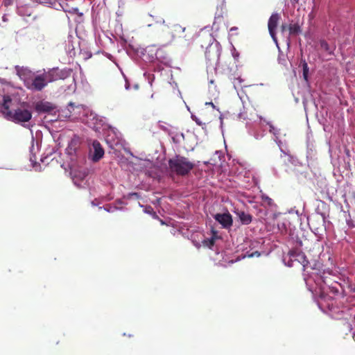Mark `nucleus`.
Returning <instances> with one entry per match:
<instances>
[{"mask_svg":"<svg viewBox=\"0 0 355 355\" xmlns=\"http://www.w3.org/2000/svg\"><path fill=\"white\" fill-rule=\"evenodd\" d=\"M237 216H239L240 220L243 225H248L252 220V216L251 214L246 213L243 211H240L237 212Z\"/></svg>","mask_w":355,"mask_h":355,"instance_id":"obj_14","label":"nucleus"},{"mask_svg":"<svg viewBox=\"0 0 355 355\" xmlns=\"http://www.w3.org/2000/svg\"><path fill=\"white\" fill-rule=\"evenodd\" d=\"M280 19V15L278 13H272V15L270 17L268 22V28L269 31V33L270 36L272 37V40L277 42V40L276 37V29L277 27V24L279 22V20Z\"/></svg>","mask_w":355,"mask_h":355,"instance_id":"obj_8","label":"nucleus"},{"mask_svg":"<svg viewBox=\"0 0 355 355\" xmlns=\"http://www.w3.org/2000/svg\"><path fill=\"white\" fill-rule=\"evenodd\" d=\"M206 104H207V103ZM208 104L210 105V106H212L213 107H215L212 102L208 103Z\"/></svg>","mask_w":355,"mask_h":355,"instance_id":"obj_24","label":"nucleus"},{"mask_svg":"<svg viewBox=\"0 0 355 355\" xmlns=\"http://www.w3.org/2000/svg\"><path fill=\"white\" fill-rule=\"evenodd\" d=\"M168 164L171 173L182 177L188 175L195 167L193 162L180 155H176L169 159Z\"/></svg>","mask_w":355,"mask_h":355,"instance_id":"obj_2","label":"nucleus"},{"mask_svg":"<svg viewBox=\"0 0 355 355\" xmlns=\"http://www.w3.org/2000/svg\"><path fill=\"white\" fill-rule=\"evenodd\" d=\"M288 254L291 261H297L302 266L304 271L309 268L313 269V267L310 266V263L307 260L306 255L301 250L298 249H293L288 252Z\"/></svg>","mask_w":355,"mask_h":355,"instance_id":"obj_5","label":"nucleus"},{"mask_svg":"<svg viewBox=\"0 0 355 355\" xmlns=\"http://www.w3.org/2000/svg\"><path fill=\"white\" fill-rule=\"evenodd\" d=\"M15 0H4L3 3L5 6L8 7L13 3Z\"/></svg>","mask_w":355,"mask_h":355,"instance_id":"obj_21","label":"nucleus"},{"mask_svg":"<svg viewBox=\"0 0 355 355\" xmlns=\"http://www.w3.org/2000/svg\"><path fill=\"white\" fill-rule=\"evenodd\" d=\"M353 339L355 341V334H354V336H353Z\"/></svg>","mask_w":355,"mask_h":355,"instance_id":"obj_26","label":"nucleus"},{"mask_svg":"<svg viewBox=\"0 0 355 355\" xmlns=\"http://www.w3.org/2000/svg\"><path fill=\"white\" fill-rule=\"evenodd\" d=\"M12 99L10 96H3L0 101V110L3 112L5 117L16 123L28 122L32 118V112L28 107V104L24 103L17 107L10 110V105Z\"/></svg>","mask_w":355,"mask_h":355,"instance_id":"obj_1","label":"nucleus"},{"mask_svg":"<svg viewBox=\"0 0 355 355\" xmlns=\"http://www.w3.org/2000/svg\"><path fill=\"white\" fill-rule=\"evenodd\" d=\"M214 219L218 222L223 228H230L232 225V217L230 213L216 214Z\"/></svg>","mask_w":355,"mask_h":355,"instance_id":"obj_9","label":"nucleus"},{"mask_svg":"<svg viewBox=\"0 0 355 355\" xmlns=\"http://www.w3.org/2000/svg\"><path fill=\"white\" fill-rule=\"evenodd\" d=\"M92 148L94 150V154L92 155V160L94 162H98L104 155V150L102 148L101 144L97 140H94L92 143Z\"/></svg>","mask_w":355,"mask_h":355,"instance_id":"obj_11","label":"nucleus"},{"mask_svg":"<svg viewBox=\"0 0 355 355\" xmlns=\"http://www.w3.org/2000/svg\"><path fill=\"white\" fill-rule=\"evenodd\" d=\"M72 70L70 69H53L47 73L49 82H53L58 80H64L71 76Z\"/></svg>","mask_w":355,"mask_h":355,"instance_id":"obj_6","label":"nucleus"},{"mask_svg":"<svg viewBox=\"0 0 355 355\" xmlns=\"http://www.w3.org/2000/svg\"><path fill=\"white\" fill-rule=\"evenodd\" d=\"M288 31L290 35H297L302 32V29L299 24L294 23L288 25Z\"/></svg>","mask_w":355,"mask_h":355,"instance_id":"obj_15","label":"nucleus"},{"mask_svg":"<svg viewBox=\"0 0 355 355\" xmlns=\"http://www.w3.org/2000/svg\"><path fill=\"white\" fill-rule=\"evenodd\" d=\"M293 3H297L299 2V0H291Z\"/></svg>","mask_w":355,"mask_h":355,"instance_id":"obj_23","label":"nucleus"},{"mask_svg":"<svg viewBox=\"0 0 355 355\" xmlns=\"http://www.w3.org/2000/svg\"><path fill=\"white\" fill-rule=\"evenodd\" d=\"M196 121L197 124L202 125V123L200 121H199L198 120H196Z\"/></svg>","mask_w":355,"mask_h":355,"instance_id":"obj_25","label":"nucleus"},{"mask_svg":"<svg viewBox=\"0 0 355 355\" xmlns=\"http://www.w3.org/2000/svg\"><path fill=\"white\" fill-rule=\"evenodd\" d=\"M301 64L303 69V78L306 82H308L309 67L305 60H301Z\"/></svg>","mask_w":355,"mask_h":355,"instance_id":"obj_18","label":"nucleus"},{"mask_svg":"<svg viewBox=\"0 0 355 355\" xmlns=\"http://www.w3.org/2000/svg\"><path fill=\"white\" fill-rule=\"evenodd\" d=\"M48 83L50 82L47 73L35 74L27 89L31 91L40 92L48 85Z\"/></svg>","mask_w":355,"mask_h":355,"instance_id":"obj_4","label":"nucleus"},{"mask_svg":"<svg viewBox=\"0 0 355 355\" xmlns=\"http://www.w3.org/2000/svg\"><path fill=\"white\" fill-rule=\"evenodd\" d=\"M320 47L322 50L327 52V53L330 55H334V51L335 50V46L331 47L328 43L324 40H321L320 42Z\"/></svg>","mask_w":355,"mask_h":355,"instance_id":"obj_16","label":"nucleus"},{"mask_svg":"<svg viewBox=\"0 0 355 355\" xmlns=\"http://www.w3.org/2000/svg\"><path fill=\"white\" fill-rule=\"evenodd\" d=\"M288 29V26L286 24H283L281 26V30L282 32H284L286 29Z\"/></svg>","mask_w":355,"mask_h":355,"instance_id":"obj_22","label":"nucleus"},{"mask_svg":"<svg viewBox=\"0 0 355 355\" xmlns=\"http://www.w3.org/2000/svg\"><path fill=\"white\" fill-rule=\"evenodd\" d=\"M261 199L265 205L272 207L275 205V203L272 198H270L269 196H266V194H261Z\"/></svg>","mask_w":355,"mask_h":355,"instance_id":"obj_19","label":"nucleus"},{"mask_svg":"<svg viewBox=\"0 0 355 355\" xmlns=\"http://www.w3.org/2000/svg\"><path fill=\"white\" fill-rule=\"evenodd\" d=\"M17 75L24 82V86L27 88L35 74L28 67L15 66Z\"/></svg>","mask_w":355,"mask_h":355,"instance_id":"obj_7","label":"nucleus"},{"mask_svg":"<svg viewBox=\"0 0 355 355\" xmlns=\"http://www.w3.org/2000/svg\"><path fill=\"white\" fill-rule=\"evenodd\" d=\"M214 242H215V241H214V238L207 239H205V240L203 241V244H204V245H205V246H207V247H209V248H211V246H213V245H214Z\"/></svg>","mask_w":355,"mask_h":355,"instance_id":"obj_20","label":"nucleus"},{"mask_svg":"<svg viewBox=\"0 0 355 355\" xmlns=\"http://www.w3.org/2000/svg\"><path fill=\"white\" fill-rule=\"evenodd\" d=\"M54 109V107L49 102H38L35 105V110L38 112H50Z\"/></svg>","mask_w":355,"mask_h":355,"instance_id":"obj_12","label":"nucleus"},{"mask_svg":"<svg viewBox=\"0 0 355 355\" xmlns=\"http://www.w3.org/2000/svg\"><path fill=\"white\" fill-rule=\"evenodd\" d=\"M220 55V49L216 44H210L205 50L207 64L211 67L216 66Z\"/></svg>","mask_w":355,"mask_h":355,"instance_id":"obj_3","label":"nucleus"},{"mask_svg":"<svg viewBox=\"0 0 355 355\" xmlns=\"http://www.w3.org/2000/svg\"><path fill=\"white\" fill-rule=\"evenodd\" d=\"M17 13L21 17H31L33 10L31 6L22 5L17 7Z\"/></svg>","mask_w":355,"mask_h":355,"instance_id":"obj_13","label":"nucleus"},{"mask_svg":"<svg viewBox=\"0 0 355 355\" xmlns=\"http://www.w3.org/2000/svg\"><path fill=\"white\" fill-rule=\"evenodd\" d=\"M78 139H71V141L69 143L68 148H67V150L69 154L72 155L73 153H76L77 148H78Z\"/></svg>","mask_w":355,"mask_h":355,"instance_id":"obj_17","label":"nucleus"},{"mask_svg":"<svg viewBox=\"0 0 355 355\" xmlns=\"http://www.w3.org/2000/svg\"><path fill=\"white\" fill-rule=\"evenodd\" d=\"M322 281L324 284L329 285V290L330 292L335 295H338L339 294H343L344 292V289L340 284L338 282L334 281V282H331V280L328 279L327 277H322Z\"/></svg>","mask_w":355,"mask_h":355,"instance_id":"obj_10","label":"nucleus"}]
</instances>
